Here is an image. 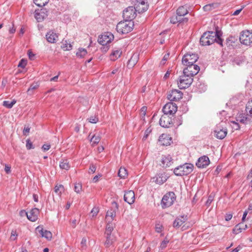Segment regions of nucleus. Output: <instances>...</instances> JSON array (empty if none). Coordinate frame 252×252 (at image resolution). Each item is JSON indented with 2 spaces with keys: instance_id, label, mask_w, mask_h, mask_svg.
Here are the masks:
<instances>
[{
  "instance_id": "obj_1",
  "label": "nucleus",
  "mask_w": 252,
  "mask_h": 252,
  "mask_svg": "<svg viewBox=\"0 0 252 252\" xmlns=\"http://www.w3.org/2000/svg\"><path fill=\"white\" fill-rule=\"evenodd\" d=\"M222 33L217 27L216 32L209 31L205 32L200 39V42L203 46L210 45L215 42L222 46Z\"/></svg>"
},
{
  "instance_id": "obj_2",
  "label": "nucleus",
  "mask_w": 252,
  "mask_h": 252,
  "mask_svg": "<svg viewBox=\"0 0 252 252\" xmlns=\"http://www.w3.org/2000/svg\"><path fill=\"white\" fill-rule=\"evenodd\" d=\"M134 27V22L131 20H126L119 22L117 26L116 30L118 32L125 34L131 32Z\"/></svg>"
},
{
  "instance_id": "obj_3",
  "label": "nucleus",
  "mask_w": 252,
  "mask_h": 252,
  "mask_svg": "<svg viewBox=\"0 0 252 252\" xmlns=\"http://www.w3.org/2000/svg\"><path fill=\"white\" fill-rule=\"evenodd\" d=\"M193 168V164L187 163L175 168L174 170V173L176 175L180 176L187 175L192 171Z\"/></svg>"
},
{
  "instance_id": "obj_4",
  "label": "nucleus",
  "mask_w": 252,
  "mask_h": 252,
  "mask_svg": "<svg viewBox=\"0 0 252 252\" xmlns=\"http://www.w3.org/2000/svg\"><path fill=\"white\" fill-rule=\"evenodd\" d=\"M192 76L187 73H184V75L180 77L179 81L178 82V85L180 89L188 88L192 84L193 81Z\"/></svg>"
},
{
  "instance_id": "obj_5",
  "label": "nucleus",
  "mask_w": 252,
  "mask_h": 252,
  "mask_svg": "<svg viewBox=\"0 0 252 252\" xmlns=\"http://www.w3.org/2000/svg\"><path fill=\"white\" fill-rule=\"evenodd\" d=\"M176 199L175 194L173 192H170L164 195L161 200L162 208H167L172 205Z\"/></svg>"
},
{
  "instance_id": "obj_6",
  "label": "nucleus",
  "mask_w": 252,
  "mask_h": 252,
  "mask_svg": "<svg viewBox=\"0 0 252 252\" xmlns=\"http://www.w3.org/2000/svg\"><path fill=\"white\" fill-rule=\"evenodd\" d=\"M241 43L248 46L252 44V32L246 30L242 31L239 37Z\"/></svg>"
},
{
  "instance_id": "obj_7",
  "label": "nucleus",
  "mask_w": 252,
  "mask_h": 252,
  "mask_svg": "<svg viewBox=\"0 0 252 252\" xmlns=\"http://www.w3.org/2000/svg\"><path fill=\"white\" fill-rule=\"evenodd\" d=\"M198 59V55L194 53H187L182 59V63L186 66L194 64Z\"/></svg>"
},
{
  "instance_id": "obj_8",
  "label": "nucleus",
  "mask_w": 252,
  "mask_h": 252,
  "mask_svg": "<svg viewBox=\"0 0 252 252\" xmlns=\"http://www.w3.org/2000/svg\"><path fill=\"white\" fill-rule=\"evenodd\" d=\"M136 10L133 6H129L123 11V18L126 20H131L136 17Z\"/></svg>"
},
{
  "instance_id": "obj_9",
  "label": "nucleus",
  "mask_w": 252,
  "mask_h": 252,
  "mask_svg": "<svg viewBox=\"0 0 252 252\" xmlns=\"http://www.w3.org/2000/svg\"><path fill=\"white\" fill-rule=\"evenodd\" d=\"M114 39V35L110 32H105L98 38V42L102 45H106Z\"/></svg>"
},
{
  "instance_id": "obj_10",
  "label": "nucleus",
  "mask_w": 252,
  "mask_h": 252,
  "mask_svg": "<svg viewBox=\"0 0 252 252\" xmlns=\"http://www.w3.org/2000/svg\"><path fill=\"white\" fill-rule=\"evenodd\" d=\"M177 106L173 102H169L166 103L163 107L162 111L164 114L167 115H172L176 112Z\"/></svg>"
},
{
  "instance_id": "obj_11",
  "label": "nucleus",
  "mask_w": 252,
  "mask_h": 252,
  "mask_svg": "<svg viewBox=\"0 0 252 252\" xmlns=\"http://www.w3.org/2000/svg\"><path fill=\"white\" fill-rule=\"evenodd\" d=\"M200 70L199 66L192 64L187 66L183 70V73H187L189 75L193 77L196 75Z\"/></svg>"
},
{
  "instance_id": "obj_12",
  "label": "nucleus",
  "mask_w": 252,
  "mask_h": 252,
  "mask_svg": "<svg viewBox=\"0 0 252 252\" xmlns=\"http://www.w3.org/2000/svg\"><path fill=\"white\" fill-rule=\"evenodd\" d=\"M159 123L160 126L163 127H169L172 124L171 118L168 115L164 113L161 117Z\"/></svg>"
},
{
  "instance_id": "obj_13",
  "label": "nucleus",
  "mask_w": 252,
  "mask_h": 252,
  "mask_svg": "<svg viewBox=\"0 0 252 252\" xmlns=\"http://www.w3.org/2000/svg\"><path fill=\"white\" fill-rule=\"evenodd\" d=\"M183 93L177 90H172L168 94V98L171 101H178L182 97Z\"/></svg>"
},
{
  "instance_id": "obj_14",
  "label": "nucleus",
  "mask_w": 252,
  "mask_h": 252,
  "mask_svg": "<svg viewBox=\"0 0 252 252\" xmlns=\"http://www.w3.org/2000/svg\"><path fill=\"white\" fill-rule=\"evenodd\" d=\"M171 142L172 138L166 134H162L158 139V144L162 146L170 145Z\"/></svg>"
},
{
  "instance_id": "obj_15",
  "label": "nucleus",
  "mask_w": 252,
  "mask_h": 252,
  "mask_svg": "<svg viewBox=\"0 0 252 252\" xmlns=\"http://www.w3.org/2000/svg\"><path fill=\"white\" fill-rule=\"evenodd\" d=\"M47 11L45 8L41 9L40 10H35L34 17L38 22H42L47 17Z\"/></svg>"
},
{
  "instance_id": "obj_16",
  "label": "nucleus",
  "mask_w": 252,
  "mask_h": 252,
  "mask_svg": "<svg viewBox=\"0 0 252 252\" xmlns=\"http://www.w3.org/2000/svg\"><path fill=\"white\" fill-rule=\"evenodd\" d=\"M39 211L37 208L32 209L29 212L26 213L28 219L32 221H35L38 219Z\"/></svg>"
},
{
  "instance_id": "obj_17",
  "label": "nucleus",
  "mask_w": 252,
  "mask_h": 252,
  "mask_svg": "<svg viewBox=\"0 0 252 252\" xmlns=\"http://www.w3.org/2000/svg\"><path fill=\"white\" fill-rule=\"evenodd\" d=\"M210 163V160L208 157L203 156L199 158L196 163V166L199 168H205Z\"/></svg>"
},
{
  "instance_id": "obj_18",
  "label": "nucleus",
  "mask_w": 252,
  "mask_h": 252,
  "mask_svg": "<svg viewBox=\"0 0 252 252\" xmlns=\"http://www.w3.org/2000/svg\"><path fill=\"white\" fill-rule=\"evenodd\" d=\"M124 200L129 204H132L135 200L134 192L132 190H128L124 194Z\"/></svg>"
},
{
  "instance_id": "obj_19",
  "label": "nucleus",
  "mask_w": 252,
  "mask_h": 252,
  "mask_svg": "<svg viewBox=\"0 0 252 252\" xmlns=\"http://www.w3.org/2000/svg\"><path fill=\"white\" fill-rule=\"evenodd\" d=\"M36 231H38L39 233L40 234L41 237H45L48 240H51L52 238V233L48 230H44L43 228L40 226H38L36 228Z\"/></svg>"
},
{
  "instance_id": "obj_20",
  "label": "nucleus",
  "mask_w": 252,
  "mask_h": 252,
  "mask_svg": "<svg viewBox=\"0 0 252 252\" xmlns=\"http://www.w3.org/2000/svg\"><path fill=\"white\" fill-rule=\"evenodd\" d=\"M134 7L136 11L138 13H142L148 9V5L147 3L145 2L144 0H142L137 3Z\"/></svg>"
},
{
  "instance_id": "obj_21",
  "label": "nucleus",
  "mask_w": 252,
  "mask_h": 252,
  "mask_svg": "<svg viewBox=\"0 0 252 252\" xmlns=\"http://www.w3.org/2000/svg\"><path fill=\"white\" fill-rule=\"evenodd\" d=\"M112 206L113 208L107 212L106 219L110 217L111 218L112 220H113L116 217V211L118 209V204L115 202H113L112 203Z\"/></svg>"
},
{
  "instance_id": "obj_22",
  "label": "nucleus",
  "mask_w": 252,
  "mask_h": 252,
  "mask_svg": "<svg viewBox=\"0 0 252 252\" xmlns=\"http://www.w3.org/2000/svg\"><path fill=\"white\" fill-rule=\"evenodd\" d=\"M187 216H182L176 218L173 222V227L176 228L181 226L187 220Z\"/></svg>"
},
{
  "instance_id": "obj_23",
  "label": "nucleus",
  "mask_w": 252,
  "mask_h": 252,
  "mask_svg": "<svg viewBox=\"0 0 252 252\" xmlns=\"http://www.w3.org/2000/svg\"><path fill=\"white\" fill-rule=\"evenodd\" d=\"M46 38L48 42L54 43L57 42L58 36L56 33L50 31L46 34Z\"/></svg>"
},
{
  "instance_id": "obj_24",
  "label": "nucleus",
  "mask_w": 252,
  "mask_h": 252,
  "mask_svg": "<svg viewBox=\"0 0 252 252\" xmlns=\"http://www.w3.org/2000/svg\"><path fill=\"white\" fill-rule=\"evenodd\" d=\"M216 137L220 139H223L226 135L227 129H220L218 127L214 131Z\"/></svg>"
},
{
  "instance_id": "obj_25",
  "label": "nucleus",
  "mask_w": 252,
  "mask_h": 252,
  "mask_svg": "<svg viewBox=\"0 0 252 252\" xmlns=\"http://www.w3.org/2000/svg\"><path fill=\"white\" fill-rule=\"evenodd\" d=\"M161 163L163 167H169L172 163V158L170 155L162 156Z\"/></svg>"
},
{
  "instance_id": "obj_26",
  "label": "nucleus",
  "mask_w": 252,
  "mask_h": 252,
  "mask_svg": "<svg viewBox=\"0 0 252 252\" xmlns=\"http://www.w3.org/2000/svg\"><path fill=\"white\" fill-rule=\"evenodd\" d=\"M245 57L243 56L234 57L232 60V62L233 65H241V64L245 63Z\"/></svg>"
},
{
  "instance_id": "obj_27",
  "label": "nucleus",
  "mask_w": 252,
  "mask_h": 252,
  "mask_svg": "<svg viewBox=\"0 0 252 252\" xmlns=\"http://www.w3.org/2000/svg\"><path fill=\"white\" fill-rule=\"evenodd\" d=\"M106 241L104 245L106 248H108L112 246L116 241L115 238L113 235H105Z\"/></svg>"
},
{
  "instance_id": "obj_28",
  "label": "nucleus",
  "mask_w": 252,
  "mask_h": 252,
  "mask_svg": "<svg viewBox=\"0 0 252 252\" xmlns=\"http://www.w3.org/2000/svg\"><path fill=\"white\" fill-rule=\"evenodd\" d=\"M168 177L165 174H159L156 176V182L158 184H162L167 179Z\"/></svg>"
},
{
  "instance_id": "obj_29",
  "label": "nucleus",
  "mask_w": 252,
  "mask_h": 252,
  "mask_svg": "<svg viewBox=\"0 0 252 252\" xmlns=\"http://www.w3.org/2000/svg\"><path fill=\"white\" fill-rule=\"evenodd\" d=\"M188 13V11L187 9L186 6H182L179 7L177 10V14L178 17L185 16Z\"/></svg>"
},
{
  "instance_id": "obj_30",
  "label": "nucleus",
  "mask_w": 252,
  "mask_h": 252,
  "mask_svg": "<svg viewBox=\"0 0 252 252\" xmlns=\"http://www.w3.org/2000/svg\"><path fill=\"white\" fill-rule=\"evenodd\" d=\"M138 55L137 54H133L128 62L127 65L129 67H132L137 62Z\"/></svg>"
},
{
  "instance_id": "obj_31",
  "label": "nucleus",
  "mask_w": 252,
  "mask_h": 252,
  "mask_svg": "<svg viewBox=\"0 0 252 252\" xmlns=\"http://www.w3.org/2000/svg\"><path fill=\"white\" fill-rule=\"evenodd\" d=\"M122 54V51L120 50L114 51L110 55V58L111 61H115L119 58Z\"/></svg>"
},
{
  "instance_id": "obj_32",
  "label": "nucleus",
  "mask_w": 252,
  "mask_h": 252,
  "mask_svg": "<svg viewBox=\"0 0 252 252\" xmlns=\"http://www.w3.org/2000/svg\"><path fill=\"white\" fill-rule=\"evenodd\" d=\"M72 45L70 43V41H68L67 40H63L62 42V45L61 47L64 50H70L72 49Z\"/></svg>"
},
{
  "instance_id": "obj_33",
  "label": "nucleus",
  "mask_w": 252,
  "mask_h": 252,
  "mask_svg": "<svg viewBox=\"0 0 252 252\" xmlns=\"http://www.w3.org/2000/svg\"><path fill=\"white\" fill-rule=\"evenodd\" d=\"M60 167L62 169L68 170L70 167L67 159H63L60 162Z\"/></svg>"
},
{
  "instance_id": "obj_34",
  "label": "nucleus",
  "mask_w": 252,
  "mask_h": 252,
  "mask_svg": "<svg viewBox=\"0 0 252 252\" xmlns=\"http://www.w3.org/2000/svg\"><path fill=\"white\" fill-rule=\"evenodd\" d=\"M127 175L126 169L124 167H121L118 172V176L121 178H125Z\"/></svg>"
},
{
  "instance_id": "obj_35",
  "label": "nucleus",
  "mask_w": 252,
  "mask_h": 252,
  "mask_svg": "<svg viewBox=\"0 0 252 252\" xmlns=\"http://www.w3.org/2000/svg\"><path fill=\"white\" fill-rule=\"evenodd\" d=\"M188 21V19L185 18H184V19H182L181 18H180V17H172L171 18V22L173 23V24H175L176 23H177V22H187Z\"/></svg>"
},
{
  "instance_id": "obj_36",
  "label": "nucleus",
  "mask_w": 252,
  "mask_h": 252,
  "mask_svg": "<svg viewBox=\"0 0 252 252\" xmlns=\"http://www.w3.org/2000/svg\"><path fill=\"white\" fill-rule=\"evenodd\" d=\"M218 6L217 3H213L209 4H207L203 7V9L205 11H211L212 9L215 8Z\"/></svg>"
},
{
  "instance_id": "obj_37",
  "label": "nucleus",
  "mask_w": 252,
  "mask_h": 252,
  "mask_svg": "<svg viewBox=\"0 0 252 252\" xmlns=\"http://www.w3.org/2000/svg\"><path fill=\"white\" fill-rule=\"evenodd\" d=\"M16 101L13 99L12 101H4L3 102V105L7 108H11L16 103Z\"/></svg>"
},
{
  "instance_id": "obj_38",
  "label": "nucleus",
  "mask_w": 252,
  "mask_h": 252,
  "mask_svg": "<svg viewBox=\"0 0 252 252\" xmlns=\"http://www.w3.org/2000/svg\"><path fill=\"white\" fill-rule=\"evenodd\" d=\"M242 225H244V223L243 222L237 224L233 230V232L235 234H238L239 232H241L243 229Z\"/></svg>"
},
{
  "instance_id": "obj_39",
  "label": "nucleus",
  "mask_w": 252,
  "mask_h": 252,
  "mask_svg": "<svg viewBox=\"0 0 252 252\" xmlns=\"http://www.w3.org/2000/svg\"><path fill=\"white\" fill-rule=\"evenodd\" d=\"M49 0H34V3L39 7L44 6L48 3Z\"/></svg>"
},
{
  "instance_id": "obj_40",
  "label": "nucleus",
  "mask_w": 252,
  "mask_h": 252,
  "mask_svg": "<svg viewBox=\"0 0 252 252\" xmlns=\"http://www.w3.org/2000/svg\"><path fill=\"white\" fill-rule=\"evenodd\" d=\"M87 53V50L85 49H79L76 53V56L80 58L84 57Z\"/></svg>"
},
{
  "instance_id": "obj_41",
  "label": "nucleus",
  "mask_w": 252,
  "mask_h": 252,
  "mask_svg": "<svg viewBox=\"0 0 252 252\" xmlns=\"http://www.w3.org/2000/svg\"><path fill=\"white\" fill-rule=\"evenodd\" d=\"M113 230V227L109 223L107 224L105 232V235H112L111 232Z\"/></svg>"
},
{
  "instance_id": "obj_42",
  "label": "nucleus",
  "mask_w": 252,
  "mask_h": 252,
  "mask_svg": "<svg viewBox=\"0 0 252 252\" xmlns=\"http://www.w3.org/2000/svg\"><path fill=\"white\" fill-rule=\"evenodd\" d=\"M246 109L247 112H249L250 115H252V99L247 103Z\"/></svg>"
},
{
  "instance_id": "obj_43",
  "label": "nucleus",
  "mask_w": 252,
  "mask_h": 252,
  "mask_svg": "<svg viewBox=\"0 0 252 252\" xmlns=\"http://www.w3.org/2000/svg\"><path fill=\"white\" fill-rule=\"evenodd\" d=\"M100 140V137L99 135H94L92 136L91 139V141L93 142V144H97L99 142Z\"/></svg>"
},
{
  "instance_id": "obj_44",
  "label": "nucleus",
  "mask_w": 252,
  "mask_h": 252,
  "mask_svg": "<svg viewBox=\"0 0 252 252\" xmlns=\"http://www.w3.org/2000/svg\"><path fill=\"white\" fill-rule=\"evenodd\" d=\"M38 86L39 85L37 83L32 84L27 91L28 94H32V91L36 89L38 87Z\"/></svg>"
},
{
  "instance_id": "obj_45",
  "label": "nucleus",
  "mask_w": 252,
  "mask_h": 252,
  "mask_svg": "<svg viewBox=\"0 0 252 252\" xmlns=\"http://www.w3.org/2000/svg\"><path fill=\"white\" fill-rule=\"evenodd\" d=\"M63 189V186L62 185L59 186H56L55 188V192L58 195H60L62 193V190Z\"/></svg>"
},
{
  "instance_id": "obj_46",
  "label": "nucleus",
  "mask_w": 252,
  "mask_h": 252,
  "mask_svg": "<svg viewBox=\"0 0 252 252\" xmlns=\"http://www.w3.org/2000/svg\"><path fill=\"white\" fill-rule=\"evenodd\" d=\"M252 121V118L250 117L249 115H248L247 117L243 118L240 120V122L241 123H243L245 124H250Z\"/></svg>"
},
{
  "instance_id": "obj_47",
  "label": "nucleus",
  "mask_w": 252,
  "mask_h": 252,
  "mask_svg": "<svg viewBox=\"0 0 252 252\" xmlns=\"http://www.w3.org/2000/svg\"><path fill=\"white\" fill-rule=\"evenodd\" d=\"M82 190V185L81 184H76L74 186V191L77 193H79Z\"/></svg>"
},
{
  "instance_id": "obj_48",
  "label": "nucleus",
  "mask_w": 252,
  "mask_h": 252,
  "mask_svg": "<svg viewBox=\"0 0 252 252\" xmlns=\"http://www.w3.org/2000/svg\"><path fill=\"white\" fill-rule=\"evenodd\" d=\"M152 132V128L149 127L145 131V134L143 137V140H146L149 135Z\"/></svg>"
},
{
  "instance_id": "obj_49",
  "label": "nucleus",
  "mask_w": 252,
  "mask_h": 252,
  "mask_svg": "<svg viewBox=\"0 0 252 252\" xmlns=\"http://www.w3.org/2000/svg\"><path fill=\"white\" fill-rule=\"evenodd\" d=\"M226 44L229 46L232 45V43H235V38L233 36H229L226 39Z\"/></svg>"
},
{
  "instance_id": "obj_50",
  "label": "nucleus",
  "mask_w": 252,
  "mask_h": 252,
  "mask_svg": "<svg viewBox=\"0 0 252 252\" xmlns=\"http://www.w3.org/2000/svg\"><path fill=\"white\" fill-rule=\"evenodd\" d=\"M89 122L95 124L98 121V118L95 116H91L89 119Z\"/></svg>"
},
{
  "instance_id": "obj_51",
  "label": "nucleus",
  "mask_w": 252,
  "mask_h": 252,
  "mask_svg": "<svg viewBox=\"0 0 252 252\" xmlns=\"http://www.w3.org/2000/svg\"><path fill=\"white\" fill-rule=\"evenodd\" d=\"M168 242H169V240L166 237L165 238V239L161 243L160 246V248L161 249H163L165 248H166L167 246V244L168 243Z\"/></svg>"
},
{
  "instance_id": "obj_52",
  "label": "nucleus",
  "mask_w": 252,
  "mask_h": 252,
  "mask_svg": "<svg viewBox=\"0 0 252 252\" xmlns=\"http://www.w3.org/2000/svg\"><path fill=\"white\" fill-rule=\"evenodd\" d=\"M26 148L28 150H30L34 148L32 144L30 139H27L26 140Z\"/></svg>"
},
{
  "instance_id": "obj_53",
  "label": "nucleus",
  "mask_w": 252,
  "mask_h": 252,
  "mask_svg": "<svg viewBox=\"0 0 252 252\" xmlns=\"http://www.w3.org/2000/svg\"><path fill=\"white\" fill-rule=\"evenodd\" d=\"M26 64H27V60H25V59H22L20 61L18 66V67H20L21 68H24L25 67V66L26 65Z\"/></svg>"
},
{
  "instance_id": "obj_54",
  "label": "nucleus",
  "mask_w": 252,
  "mask_h": 252,
  "mask_svg": "<svg viewBox=\"0 0 252 252\" xmlns=\"http://www.w3.org/2000/svg\"><path fill=\"white\" fill-rule=\"evenodd\" d=\"M213 199H214V196L212 194H210L209 196L207 201L206 202V205L207 206H209L210 205V204L212 203V202L213 201Z\"/></svg>"
},
{
  "instance_id": "obj_55",
  "label": "nucleus",
  "mask_w": 252,
  "mask_h": 252,
  "mask_svg": "<svg viewBox=\"0 0 252 252\" xmlns=\"http://www.w3.org/2000/svg\"><path fill=\"white\" fill-rule=\"evenodd\" d=\"M162 225L159 223H157L156 224V227H155V229H156V231L158 232V233H159L160 232L162 231Z\"/></svg>"
},
{
  "instance_id": "obj_56",
  "label": "nucleus",
  "mask_w": 252,
  "mask_h": 252,
  "mask_svg": "<svg viewBox=\"0 0 252 252\" xmlns=\"http://www.w3.org/2000/svg\"><path fill=\"white\" fill-rule=\"evenodd\" d=\"M169 53H167V54H165L162 60H161V61L160 62V64H162V65H164L166 61L169 58Z\"/></svg>"
},
{
  "instance_id": "obj_57",
  "label": "nucleus",
  "mask_w": 252,
  "mask_h": 252,
  "mask_svg": "<svg viewBox=\"0 0 252 252\" xmlns=\"http://www.w3.org/2000/svg\"><path fill=\"white\" fill-rule=\"evenodd\" d=\"M17 236V234L15 230H12L11 233L10 238L12 240H15L16 239Z\"/></svg>"
},
{
  "instance_id": "obj_58",
  "label": "nucleus",
  "mask_w": 252,
  "mask_h": 252,
  "mask_svg": "<svg viewBox=\"0 0 252 252\" xmlns=\"http://www.w3.org/2000/svg\"><path fill=\"white\" fill-rule=\"evenodd\" d=\"M98 209L97 208H94L91 211V214L92 215V217H94L97 215L98 213Z\"/></svg>"
},
{
  "instance_id": "obj_59",
  "label": "nucleus",
  "mask_w": 252,
  "mask_h": 252,
  "mask_svg": "<svg viewBox=\"0 0 252 252\" xmlns=\"http://www.w3.org/2000/svg\"><path fill=\"white\" fill-rule=\"evenodd\" d=\"M96 170V167L94 164H91L90 168H89V173H94L95 172Z\"/></svg>"
},
{
  "instance_id": "obj_60",
  "label": "nucleus",
  "mask_w": 252,
  "mask_h": 252,
  "mask_svg": "<svg viewBox=\"0 0 252 252\" xmlns=\"http://www.w3.org/2000/svg\"><path fill=\"white\" fill-rule=\"evenodd\" d=\"M50 147L51 146L49 144H44L42 147V149L45 152L49 150Z\"/></svg>"
},
{
  "instance_id": "obj_61",
  "label": "nucleus",
  "mask_w": 252,
  "mask_h": 252,
  "mask_svg": "<svg viewBox=\"0 0 252 252\" xmlns=\"http://www.w3.org/2000/svg\"><path fill=\"white\" fill-rule=\"evenodd\" d=\"M103 46L101 48V50L103 53H106L109 49V47L106 45H102Z\"/></svg>"
},
{
  "instance_id": "obj_62",
  "label": "nucleus",
  "mask_w": 252,
  "mask_h": 252,
  "mask_svg": "<svg viewBox=\"0 0 252 252\" xmlns=\"http://www.w3.org/2000/svg\"><path fill=\"white\" fill-rule=\"evenodd\" d=\"M30 128L29 127H25L23 130V134L25 135H27L30 132Z\"/></svg>"
},
{
  "instance_id": "obj_63",
  "label": "nucleus",
  "mask_w": 252,
  "mask_h": 252,
  "mask_svg": "<svg viewBox=\"0 0 252 252\" xmlns=\"http://www.w3.org/2000/svg\"><path fill=\"white\" fill-rule=\"evenodd\" d=\"M244 8V6H242V7L241 8L236 10V11H235L234 12V13H233L232 15L234 16L238 15L241 12V11L242 10V9Z\"/></svg>"
},
{
  "instance_id": "obj_64",
  "label": "nucleus",
  "mask_w": 252,
  "mask_h": 252,
  "mask_svg": "<svg viewBox=\"0 0 252 252\" xmlns=\"http://www.w3.org/2000/svg\"><path fill=\"white\" fill-rule=\"evenodd\" d=\"M5 171L6 172V173L9 174L10 172V167L8 165H6L5 166Z\"/></svg>"
}]
</instances>
